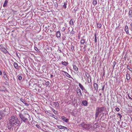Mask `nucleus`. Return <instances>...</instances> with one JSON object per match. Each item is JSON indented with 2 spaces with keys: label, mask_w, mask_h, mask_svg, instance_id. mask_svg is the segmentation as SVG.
Listing matches in <instances>:
<instances>
[{
  "label": "nucleus",
  "mask_w": 132,
  "mask_h": 132,
  "mask_svg": "<svg viewBox=\"0 0 132 132\" xmlns=\"http://www.w3.org/2000/svg\"><path fill=\"white\" fill-rule=\"evenodd\" d=\"M50 82L48 81H47L46 82V83H45L46 85L47 86H49V85H50Z\"/></svg>",
  "instance_id": "e433bc0d"
},
{
  "label": "nucleus",
  "mask_w": 132,
  "mask_h": 132,
  "mask_svg": "<svg viewBox=\"0 0 132 132\" xmlns=\"http://www.w3.org/2000/svg\"><path fill=\"white\" fill-rule=\"evenodd\" d=\"M94 36H95V43H96L97 42V39L96 38V34H95L94 35Z\"/></svg>",
  "instance_id": "7c9ffc66"
},
{
  "label": "nucleus",
  "mask_w": 132,
  "mask_h": 132,
  "mask_svg": "<svg viewBox=\"0 0 132 132\" xmlns=\"http://www.w3.org/2000/svg\"><path fill=\"white\" fill-rule=\"evenodd\" d=\"M71 49L72 50V51L74 50V46L72 45L71 47Z\"/></svg>",
  "instance_id": "37998d69"
},
{
  "label": "nucleus",
  "mask_w": 132,
  "mask_h": 132,
  "mask_svg": "<svg viewBox=\"0 0 132 132\" xmlns=\"http://www.w3.org/2000/svg\"><path fill=\"white\" fill-rule=\"evenodd\" d=\"M83 91L85 93H86L88 95L89 94V93L88 92H87V90L86 89H85L83 90Z\"/></svg>",
  "instance_id": "c85d7f7f"
},
{
  "label": "nucleus",
  "mask_w": 132,
  "mask_h": 132,
  "mask_svg": "<svg viewBox=\"0 0 132 132\" xmlns=\"http://www.w3.org/2000/svg\"><path fill=\"white\" fill-rule=\"evenodd\" d=\"M61 36V34L59 31H58L56 33V37H60Z\"/></svg>",
  "instance_id": "6ab92c4d"
},
{
  "label": "nucleus",
  "mask_w": 132,
  "mask_h": 132,
  "mask_svg": "<svg viewBox=\"0 0 132 132\" xmlns=\"http://www.w3.org/2000/svg\"><path fill=\"white\" fill-rule=\"evenodd\" d=\"M55 6L56 7H58V5L57 4H55Z\"/></svg>",
  "instance_id": "13d9d810"
},
{
  "label": "nucleus",
  "mask_w": 132,
  "mask_h": 132,
  "mask_svg": "<svg viewBox=\"0 0 132 132\" xmlns=\"http://www.w3.org/2000/svg\"><path fill=\"white\" fill-rule=\"evenodd\" d=\"M128 97H129V98L130 100H132V98L130 96L129 94H128Z\"/></svg>",
  "instance_id": "09e8293b"
},
{
  "label": "nucleus",
  "mask_w": 132,
  "mask_h": 132,
  "mask_svg": "<svg viewBox=\"0 0 132 132\" xmlns=\"http://www.w3.org/2000/svg\"><path fill=\"white\" fill-rule=\"evenodd\" d=\"M87 78H89V77H90V75H89L87 76Z\"/></svg>",
  "instance_id": "052dcab7"
},
{
  "label": "nucleus",
  "mask_w": 132,
  "mask_h": 132,
  "mask_svg": "<svg viewBox=\"0 0 132 132\" xmlns=\"http://www.w3.org/2000/svg\"><path fill=\"white\" fill-rule=\"evenodd\" d=\"M36 126L38 129H41L40 127L39 126V125L37 124V125H36Z\"/></svg>",
  "instance_id": "4c0bfd02"
},
{
  "label": "nucleus",
  "mask_w": 132,
  "mask_h": 132,
  "mask_svg": "<svg viewBox=\"0 0 132 132\" xmlns=\"http://www.w3.org/2000/svg\"><path fill=\"white\" fill-rule=\"evenodd\" d=\"M53 105H55V107H58L59 105V104L58 102H53Z\"/></svg>",
  "instance_id": "4468645a"
},
{
  "label": "nucleus",
  "mask_w": 132,
  "mask_h": 132,
  "mask_svg": "<svg viewBox=\"0 0 132 132\" xmlns=\"http://www.w3.org/2000/svg\"><path fill=\"white\" fill-rule=\"evenodd\" d=\"M66 76L68 78H72L71 76L68 73L66 74Z\"/></svg>",
  "instance_id": "c756f323"
},
{
  "label": "nucleus",
  "mask_w": 132,
  "mask_h": 132,
  "mask_svg": "<svg viewBox=\"0 0 132 132\" xmlns=\"http://www.w3.org/2000/svg\"><path fill=\"white\" fill-rule=\"evenodd\" d=\"M125 30L126 31V33L127 34H128L129 33V28L127 25L125 26Z\"/></svg>",
  "instance_id": "9d476101"
},
{
  "label": "nucleus",
  "mask_w": 132,
  "mask_h": 132,
  "mask_svg": "<svg viewBox=\"0 0 132 132\" xmlns=\"http://www.w3.org/2000/svg\"><path fill=\"white\" fill-rule=\"evenodd\" d=\"M130 75L129 74L127 73L126 75V79L127 80H129L130 79Z\"/></svg>",
  "instance_id": "aec40b11"
},
{
  "label": "nucleus",
  "mask_w": 132,
  "mask_h": 132,
  "mask_svg": "<svg viewBox=\"0 0 132 132\" xmlns=\"http://www.w3.org/2000/svg\"><path fill=\"white\" fill-rule=\"evenodd\" d=\"M73 69L76 71H77L78 70V68L75 65H73Z\"/></svg>",
  "instance_id": "412c9836"
},
{
  "label": "nucleus",
  "mask_w": 132,
  "mask_h": 132,
  "mask_svg": "<svg viewBox=\"0 0 132 132\" xmlns=\"http://www.w3.org/2000/svg\"><path fill=\"white\" fill-rule=\"evenodd\" d=\"M2 116L1 112L0 111V120L2 118Z\"/></svg>",
  "instance_id": "79ce46f5"
},
{
  "label": "nucleus",
  "mask_w": 132,
  "mask_h": 132,
  "mask_svg": "<svg viewBox=\"0 0 132 132\" xmlns=\"http://www.w3.org/2000/svg\"><path fill=\"white\" fill-rule=\"evenodd\" d=\"M62 72L65 73L66 74L67 73V72L64 71H63Z\"/></svg>",
  "instance_id": "bf43d9fd"
},
{
  "label": "nucleus",
  "mask_w": 132,
  "mask_h": 132,
  "mask_svg": "<svg viewBox=\"0 0 132 132\" xmlns=\"http://www.w3.org/2000/svg\"><path fill=\"white\" fill-rule=\"evenodd\" d=\"M6 88L4 86H0V91H5Z\"/></svg>",
  "instance_id": "9b49d317"
},
{
  "label": "nucleus",
  "mask_w": 132,
  "mask_h": 132,
  "mask_svg": "<svg viewBox=\"0 0 132 132\" xmlns=\"http://www.w3.org/2000/svg\"><path fill=\"white\" fill-rule=\"evenodd\" d=\"M79 85L80 88L82 90H83L85 89L83 85L79 83Z\"/></svg>",
  "instance_id": "2eb2a0df"
},
{
  "label": "nucleus",
  "mask_w": 132,
  "mask_h": 132,
  "mask_svg": "<svg viewBox=\"0 0 132 132\" xmlns=\"http://www.w3.org/2000/svg\"><path fill=\"white\" fill-rule=\"evenodd\" d=\"M81 125L83 129L88 130L92 126L89 124H86L84 123H82Z\"/></svg>",
  "instance_id": "7ed1b4c3"
},
{
  "label": "nucleus",
  "mask_w": 132,
  "mask_h": 132,
  "mask_svg": "<svg viewBox=\"0 0 132 132\" xmlns=\"http://www.w3.org/2000/svg\"><path fill=\"white\" fill-rule=\"evenodd\" d=\"M130 67L128 65H127V68L129 70L130 69Z\"/></svg>",
  "instance_id": "8fccbe9b"
},
{
  "label": "nucleus",
  "mask_w": 132,
  "mask_h": 132,
  "mask_svg": "<svg viewBox=\"0 0 132 132\" xmlns=\"http://www.w3.org/2000/svg\"><path fill=\"white\" fill-rule=\"evenodd\" d=\"M115 110L117 111H118L120 110L119 108L118 107L116 108H115Z\"/></svg>",
  "instance_id": "58836bf2"
},
{
  "label": "nucleus",
  "mask_w": 132,
  "mask_h": 132,
  "mask_svg": "<svg viewBox=\"0 0 132 132\" xmlns=\"http://www.w3.org/2000/svg\"><path fill=\"white\" fill-rule=\"evenodd\" d=\"M20 101L23 103L26 102V101L25 100L22 98L20 99Z\"/></svg>",
  "instance_id": "2f4dec72"
},
{
  "label": "nucleus",
  "mask_w": 132,
  "mask_h": 132,
  "mask_svg": "<svg viewBox=\"0 0 132 132\" xmlns=\"http://www.w3.org/2000/svg\"><path fill=\"white\" fill-rule=\"evenodd\" d=\"M67 5V4L65 2L64 3V4L63 5V7L65 9H66L67 7L66 5Z\"/></svg>",
  "instance_id": "f704fd0d"
},
{
  "label": "nucleus",
  "mask_w": 132,
  "mask_h": 132,
  "mask_svg": "<svg viewBox=\"0 0 132 132\" xmlns=\"http://www.w3.org/2000/svg\"><path fill=\"white\" fill-rule=\"evenodd\" d=\"M130 26L131 27V30L132 31V23L130 24Z\"/></svg>",
  "instance_id": "6e6d98bb"
},
{
  "label": "nucleus",
  "mask_w": 132,
  "mask_h": 132,
  "mask_svg": "<svg viewBox=\"0 0 132 132\" xmlns=\"http://www.w3.org/2000/svg\"><path fill=\"white\" fill-rule=\"evenodd\" d=\"M35 50L36 51H38V48L36 47H35Z\"/></svg>",
  "instance_id": "c03bdc74"
},
{
  "label": "nucleus",
  "mask_w": 132,
  "mask_h": 132,
  "mask_svg": "<svg viewBox=\"0 0 132 132\" xmlns=\"http://www.w3.org/2000/svg\"><path fill=\"white\" fill-rule=\"evenodd\" d=\"M8 3V1L7 0H5L4 2L3 6V7H6L7 6Z\"/></svg>",
  "instance_id": "ddd939ff"
},
{
  "label": "nucleus",
  "mask_w": 132,
  "mask_h": 132,
  "mask_svg": "<svg viewBox=\"0 0 132 132\" xmlns=\"http://www.w3.org/2000/svg\"><path fill=\"white\" fill-rule=\"evenodd\" d=\"M63 121H64L66 122H67L68 121V119H67L64 118V116H62L61 117Z\"/></svg>",
  "instance_id": "dca6fc26"
},
{
  "label": "nucleus",
  "mask_w": 132,
  "mask_h": 132,
  "mask_svg": "<svg viewBox=\"0 0 132 132\" xmlns=\"http://www.w3.org/2000/svg\"><path fill=\"white\" fill-rule=\"evenodd\" d=\"M91 79L90 78V81H89V80H88V83H90L91 82Z\"/></svg>",
  "instance_id": "864d4df0"
},
{
  "label": "nucleus",
  "mask_w": 132,
  "mask_h": 132,
  "mask_svg": "<svg viewBox=\"0 0 132 132\" xmlns=\"http://www.w3.org/2000/svg\"><path fill=\"white\" fill-rule=\"evenodd\" d=\"M65 27H64L62 28V29L61 30L62 31H65Z\"/></svg>",
  "instance_id": "a19ab883"
},
{
  "label": "nucleus",
  "mask_w": 132,
  "mask_h": 132,
  "mask_svg": "<svg viewBox=\"0 0 132 132\" xmlns=\"http://www.w3.org/2000/svg\"><path fill=\"white\" fill-rule=\"evenodd\" d=\"M93 4L94 5H95L97 4V2L96 1L94 0L93 1Z\"/></svg>",
  "instance_id": "bb28decb"
},
{
  "label": "nucleus",
  "mask_w": 132,
  "mask_h": 132,
  "mask_svg": "<svg viewBox=\"0 0 132 132\" xmlns=\"http://www.w3.org/2000/svg\"><path fill=\"white\" fill-rule=\"evenodd\" d=\"M4 84L5 85H9V83L7 82V81H5L4 82Z\"/></svg>",
  "instance_id": "cd10ccee"
},
{
  "label": "nucleus",
  "mask_w": 132,
  "mask_h": 132,
  "mask_svg": "<svg viewBox=\"0 0 132 132\" xmlns=\"http://www.w3.org/2000/svg\"><path fill=\"white\" fill-rule=\"evenodd\" d=\"M73 19H71L70 22V24L71 25H73L74 23L73 22Z\"/></svg>",
  "instance_id": "5701e85b"
},
{
  "label": "nucleus",
  "mask_w": 132,
  "mask_h": 132,
  "mask_svg": "<svg viewBox=\"0 0 132 132\" xmlns=\"http://www.w3.org/2000/svg\"><path fill=\"white\" fill-rule=\"evenodd\" d=\"M53 77V75L52 74L51 75L50 77L52 78Z\"/></svg>",
  "instance_id": "5fc2aeb1"
},
{
  "label": "nucleus",
  "mask_w": 132,
  "mask_h": 132,
  "mask_svg": "<svg viewBox=\"0 0 132 132\" xmlns=\"http://www.w3.org/2000/svg\"><path fill=\"white\" fill-rule=\"evenodd\" d=\"M100 113L98 112L96 110V113L95 114V119H96L97 118L98 115Z\"/></svg>",
  "instance_id": "f3484780"
},
{
  "label": "nucleus",
  "mask_w": 132,
  "mask_h": 132,
  "mask_svg": "<svg viewBox=\"0 0 132 132\" xmlns=\"http://www.w3.org/2000/svg\"><path fill=\"white\" fill-rule=\"evenodd\" d=\"M29 85H31V83H30V82H29Z\"/></svg>",
  "instance_id": "0e129e2a"
},
{
  "label": "nucleus",
  "mask_w": 132,
  "mask_h": 132,
  "mask_svg": "<svg viewBox=\"0 0 132 132\" xmlns=\"http://www.w3.org/2000/svg\"><path fill=\"white\" fill-rule=\"evenodd\" d=\"M19 115L21 120H22L25 123H29L28 121V119L25 115L20 113L19 114Z\"/></svg>",
  "instance_id": "f03ea898"
},
{
  "label": "nucleus",
  "mask_w": 132,
  "mask_h": 132,
  "mask_svg": "<svg viewBox=\"0 0 132 132\" xmlns=\"http://www.w3.org/2000/svg\"><path fill=\"white\" fill-rule=\"evenodd\" d=\"M120 127H121V128L122 127V126H121H121H120Z\"/></svg>",
  "instance_id": "69168bd1"
},
{
  "label": "nucleus",
  "mask_w": 132,
  "mask_h": 132,
  "mask_svg": "<svg viewBox=\"0 0 132 132\" xmlns=\"http://www.w3.org/2000/svg\"><path fill=\"white\" fill-rule=\"evenodd\" d=\"M13 65L14 67L16 69H18L19 68L18 64L15 62L14 63Z\"/></svg>",
  "instance_id": "a211bd4d"
},
{
  "label": "nucleus",
  "mask_w": 132,
  "mask_h": 132,
  "mask_svg": "<svg viewBox=\"0 0 132 132\" xmlns=\"http://www.w3.org/2000/svg\"><path fill=\"white\" fill-rule=\"evenodd\" d=\"M85 42V40L84 39H82L80 43L81 44H84Z\"/></svg>",
  "instance_id": "a878e982"
},
{
  "label": "nucleus",
  "mask_w": 132,
  "mask_h": 132,
  "mask_svg": "<svg viewBox=\"0 0 132 132\" xmlns=\"http://www.w3.org/2000/svg\"><path fill=\"white\" fill-rule=\"evenodd\" d=\"M57 127L58 128L60 129H63L64 131L65 130V129H68L67 127L61 125H57Z\"/></svg>",
  "instance_id": "423d86ee"
},
{
  "label": "nucleus",
  "mask_w": 132,
  "mask_h": 132,
  "mask_svg": "<svg viewBox=\"0 0 132 132\" xmlns=\"http://www.w3.org/2000/svg\"><path fill=\"white\" fill-rule=\"evenodd\" d=\"M104 108L103 107H97L96 110L97 111L100 113L104 111Z\"/></svg>",
  "instance_id": "20e7f679"
},
{
  "label": "nucleus",
  "mask_w": 132,
  "mask_h": 132,
  "mask_svg": "<svg viewBox=\"0 0 132 132\" xmlns=\"http://www.w3.org/2000/svg\"><path fill=\"white\" fill-rule=\"evenodd\" d=\"M124 123L125 124H126V123H125V122H124Z\"/></svg>",
  "instance_id": "338daca9"
},
{
  "label": "nucleus",
  "mask_w": 132,
  "mask_h": 132,
  "mask_svg": "<svg viewBox=\"0 0 132 132\" xmlns=\"http://www.w3.org/2000/svg\"><path fill=\"white\" fill-rule=\"evenodd\" d=\"M94 86L96 91H97L98 88V86L97 84L96 83H94Z\"/></svg>",
  "instance_id": "1a4fd4ad"
},
{
  "label": "nucleus",
  "mask_w": 132,
  "mask_h": 132,
  "mask_svg": "<svg viewBox=\"0 0 132 132\" xmlns=\"http://www.w3.org/2000/svg\"><path fill=\"white\" fill-rule=\"evenodd\" d=\"M3 46V45H0V46H1V47H2V48H3V47H2L3 46Z\"/></svg>",
  "instance_id": "680f3d73"
},
{
  "label": "nucleus",
  "mask_w": 132,
  "mask_h": 132,
  "mask_svg": "<svg viewBox=\"0 0 132 132\" xmlns=\"http://www.w3.org/2000/svg\"><path fill=\"white\" fill-rule=\"evenodd\" d=\"M105 87V85H103V86H102V90H104V88Z\"/></svg>",
  "instance_id": "49530a36"
},
{
  "label": "nucleus",
  "mask_w": 132,
  "mask_h": 132,
  "mask_svg": "<svg viewBox=\"0 0 132 132\" xmlns=\"http://www.w3.org/2000/svg\"><path fill=\"white\" fill-rule=\"evenodd\" d=\"M85 75L86 77H87V76L89 75L88 73L87 72L85 73Z\"/></svg>",
  "instance_id": "a18cd8bd"
},
{
  "label": "nucleus",
  "mask_w": 132,
  "mask_h": 132,
  "mask_svg": "<svg viewBox=\"0 0 132 132\" xmlns=\"http://www.w3.org/2000/svg\"><path fill=\"white\" fill-rule=\"evenodd\" d=\"M76 92L78 96L80 97L82 95V94L81 90L79 88H77L76 89Z\"/></svg>",
  "instance_id": "39448f33"
},
{
  "label": "nucleus",
  "mask_w": 132,
  "mask_h": 132,
  "mask_svg": "<svg viewBox=\"0 0 132 132\" xmlns=\"http://www.w3.org/2000/svg\"><path fill=\"white\" fill-rule=\"evenodd\" d=\"M61 63H62V64L63 65L65 66H67V64H68V63L67 62H65V61H64V62L62 61L61 62Z\"/></svg>",
  "instance_id": "4be33fe9"
},
{
  "label": "nucleus",
  "mask_w": 132,
  "mask_h": 132,
  "mask_svg": "<svg viewBox=\"0 0 132 132\" xmlns=\"http://www.w3.org/2000/svg\"><path fill=\"white\" fill-rule=\"evenodd\" d=\"M9 119V122L7 124V127L9 129H11L13 127H14L17 124L18 125L20 123V121L16 117L12 116Z\"/></svg>",
  "instance_id": "f257e3e1"
},
{
  "label": "nucleus",
  "mask_w": 132,
  "mask_h": 132,
  "mask_svg": "<svg viewBox=\"0 0 132 132\" xmlns=\"http://www.w3.org/2000/svg\"><path fill=\"white\" fill-rule=\"evenodd\" d=\"M51 109H52V111H53V112L55 114H56V111L53 108H52L51 107Z\"/></svg>",
  "instance_id": "473e14b6"
},
{
  "label": "nucleus",
  "mask_w": 132,
  "mask_h": 132,
  "mask_svg": "<svg viewBox=\"0 0 132 132\" xmlns=\"http://www.w3.org/2000/svg\"><path fill=\"white\" fill-rule=\"evenodd\" d=\"M116 62L114 61V63H113V68H114V67L115 66V65H116Z\"/></svg>",
  "instance_id": "ea45409f"
},
{
  "label": "nucleus",
  "mask_w": 132,
  "mask_h": 132,
  "mask_svg": "<svg viewBox=\"0 0 132 132\" xmlns=\"http://www.w3.org/2000/svg\"><path fill=\"white\" fill-rule=\"evenodd\" d=\"M97 28H100L101 27L102 25L101 23H97Z\"/></svg>",
  "instance_id": "393cba45"
},
{
  "label": "nucleus",
  "mask_w": 132,
  "mask_h": 132,
  "mask_svg": "<svg viewBox=\"0 0 132 132\" xmlns=\"http://www.w3.org/2000/svg\"><path fill=\"white\" fill-rule=\"evenodd\" d=\"M13 35V34H12V36Z\"/></svg>",
  "instance_id": "774afa93"
},
{
  "label": "nucleus",
  "mask_w": 132,
  "mask_h": 132,
  "mask_svg": "<svg viewBox=\"0 0 132 132\" xmlns=\"http://www.w3.org/2000/svg\"><path fill=\"white\" fill-rule=\"evenodd\" d=\"M82 104L85 106H86L88 104V102L86 100H84L82 102Z\"/></svg>",
  "instance_id": "f8f14e48"
},
{
  "label": "nucleus",
  "mask_w": 132,
  "mask_h": 132,
  "mask_svg": "<svg viewBox=\"0 0 132 132\" xmlns=\"http://www.w3.org/2000/svg\"><path fill=\"white\" fill-rule=\"evenodd\" d=\"M2 51L5 54H6L8 53V51L5 49L4 50H2Z\"/></svg>",
  "instance_id": "b1692460"
},
{
  "label": "nucleus",
  "mask_w": 132,
  "mask_h": 132,
  "mask_svg": "<svg viewBox=\"0 0 132 132\" xmlns=\"http://www.w3.org/2000/svg\"><path fill=\"white\" fill-rule=\"evenodd\" d=\"M129 70L131 72H132V68H130V69H129Z\"/></svg>",
  "instance_id": "4d7b16f0"
},
{
  "label": "nucleus",
  "mask_w": 132,
  "mask_h": 132,
  "mask_svg": "<svg viewBox=\"0 0 132 132\" xmlns=\"http://www.w3.org/2000/svg\"><path fill=\"white\" fill-rule=\"evenodd\" d=\"M102 94H101V93H100L99 94V95L100 96H101V95Z\"/></svg>",
  "instance_id": "e2e57ef3"
},
{
  "label": "nucleus",
  "mask_w": 132,
  "mask_h": 132,
  "mask_svg": "<svg viewBox=\"0 0 132 132\" xmlns=\"http://www.w3.org/2000/svg\"><path fill=\"white\" fill-rule=\"evenodd\" d=\"M118 115L119 117L120 120H121V118L122 117V116L121 115L120 113H118Z\"/></svg>",
  "instance_id": "c9c22d12"
},
{
  "label": "nucleus",
  "mask_w": 132,
  "mask_h": 132,
  "mask_svg": "<svg viewBox=\"0 0 132 132\" xmlns=\"http://www.w3.org/2000/svg\"><path fill=\"white\" fill-rule=\"evenodd\" d=\"M3 77L4 79L5 80V81H8V78L7 77L6 72L4 71L3 72Z\"/></svg>",
  "instance_id": "0eeeda50"
},
{
  "label": "nucleus",
  "mask_w": 132,
  "mask_h": 132,
  "mask_svg": "<svg viewBox=\"0 0 132 132\" xmlns=\"http://www.w3.org/2000/svg\"><path fill=\"white\" fill-rule=\"evenodd\" d=\"M2 71L1 70L0 71V75L1 76H2Z\"/></svg>",
  "instance_id": "3c124183"
},
{
  "label": "nucleus",
  "mask_w": 132,
  "mask_h": 132,
  "mask_svg": "<svg viewBox=\"0 0 132 132\" xmlns=\"http://www.w3.org/2000/svg\"><path fill=\"white\" fill-rule=\"evenodd\" d=\"M24 104L25 105L27 106H28L29 105V104L27 103H26V102H25Z\"/></svg>",
  "instance_id": "de8ad7c7"
},
{
  "label": "nucleus",
  "mask_w": 132,
  "mask_h": 132,
  "mask_svg": "<svg viewBox=\"0 0 132 132\" xmlns=\"http://www.w3.org/2000/svg\"><path fill=\"white\" fill-rule=\"evenodd\" d=\"M18 79L19 80H21L22 79V77L21 76H18Z\"/></svg>",
  "instance_id": "72a5a7b5"
},
{
  "label": "nucleus",
  "mask_w": 132,
  "mask_h": 132,
  "mask_svg": "<svg viewBox=\"0 0 132 132\" xmlns=\"http://www.w3.org/2000/svg\"><path fill=\"white\" fill-rule=\"evenodd\" d=\"M18 132H27V131L26 130H23L21 132L19 131Z\"/></svg>",
  "instance_id": "603ef678"
},
{
  "label": "nucleus",
  "mask_w": 132,
  "mask_h": 132,
  "mask_svg": "<svg viewBox=\"0 0 132 132\" xmlns=\"http://www.w3.org/2000/svg\"><path fill=\"white\" fill-rule=\"evenodd\" d=\"M128 16L129 18H131L132 17V10H129L128 12Z\"/></svg>",
  "instance_id": "6e6552de"
}]
</instances>
